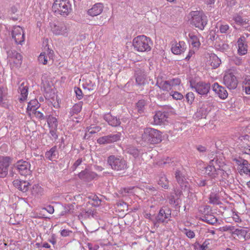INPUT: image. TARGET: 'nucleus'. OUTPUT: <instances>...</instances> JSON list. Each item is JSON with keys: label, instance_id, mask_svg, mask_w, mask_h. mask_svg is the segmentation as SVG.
I'll use <instances>...</instances> for the list:
<instances>
[{"label": "nucleus", "instance_id": "1", "mask_svg": "<svg viewBox=\"0 0 250 250\" xmlns=\"http://www.w3.org/2000/svg\"><path fill=\"white\" fill-rule=\"evenodd\" d=\"M139 143L142 145H155L162 141V133L151 127H146L140 132Z\"/></svg>", "mask_w": 250, "mask_h": 250}, {"label": "nucleus", "instance_id": "2", "mask_svg": "<svg viewBox=\"0 0 250 250\" xmlns=\"http://www.w3.org/2000/svg\"><path fill=\"white\" fill-rule=\"evenodd\" d=\"M107 163L112 170L116 171H124L128 167L127 161L121 156L110 155Z\"/></svg>", "mask_w": 250, "mask_h": 250}, {"label": "nucleus", "instance_id": "3", "mask_svg": "<svg viewBox=\"0 0 250 250\" xmlns=\"http://www.w3.org/2000/svg\"><path fill=\"white\" fill-rule=\"evenodd\" d=\"M151 44L150 38L145 35L138 36L134 38L132 41V45L135 50L138 52L150 51Z\"/></svg>", "mask_w": 250, "mask_h": 250}, {"label": "nucleus", "instance_id": "4", "mask_svg": "<svg viewBox=\"0 0 250 250\" xmlns=\"http://www.w3.org/2000/svg\"><path fill=\"white\" fill-rule=\"evenodd\" d=\"M190 16V22L200 30H203L208 23L207 17L203 12L195 11L189 13Z\"/></svg>", "mask_w": 250, "mask_h": 250}, {"label": "nucleus", "instance_id": "5", "mask_svg": "<svg viewBox=\"0 0 250 250\" xmlns=\"http://www.w3.org/2000/svg\"><path fill=\"white\" fill-rule=\"evenodd\" d=\"M52 7L56 14L63 17L68 16L72 10L71 4L68 0H56Z\"/></svg>", "mask_w": 250, "mask_h": 250}, {"label": "nucleus", "instance_id": "6", "mask_svg": "<svg viewBox=\"0 0 250 250\" xmlns=\"http://www.w3.org/2000/svg\"><path fill=\"white\" fill-rule=\"evenodd\" d=\"M218 159L214 158L211 160L208 166L204 167V174L212 179L216 178L220 172V166L218 165Z\"/></svg>", "mask_w": 250, "mask_h": 250}, {"label": "nucleus", "instance_id": "7", "mask_svg": "<svg viewBox=\"0 0 250 250\" xmlns=\"http://www.w3.org/2000/svg\"><path fill=\"white\" fill-rule=\"evenodd\" d=\"M171 217V210L168 207H164L161 208L158 214L153 220V224L155 226H158L160 223H167L170 220Z\"/></svg>", "mask_w": 250, "mask_h": 250}, {"label": "nucleus", "instance_id": "8", "mask_svg": "<svg viewBox=\"0 0 250 250\" xmlns=\"http://www.w3.org/2000/svg\"><path fill=\"white\" fill-rule=\"evenodd\" d=\"M14 167L21 176L26 177L31 174V165L28 161L20 160L14 164Z\"/></svg>", "mask_w": 250, "mask_h": 250}, {"label": "nucleus", "instance_id": "9", "mask_svg": "<svg viewBox=\"0 0 250 250\" xmlns=\"http://www.w3.org/2000/svg\"><path fill=\"white\" fill-rule=\"evenodd\" d=\"M190 85L192 89H194L195 91L199 94L202 95H207L209 91L210 84L209 83L200 81L197 83L190 81Z\"/></svg>", "mask_w": 250, "mask_h": 250}, {"label": "nucleus", "instance_id": "10", "mask_svg": "<svg viewBox=\"0 0 250 250\" xmlns=\"http://www.w3.org/2000/svg\"><path fill=\"white\" fill-rule=\"evenodd\" d=\"M51 30L56 35H65L67 32L65 24L63 22L50 23Z\"/></svg>", "mask_w": 250, "mask_h": 250}, {"label": "nucleus", "instance_id": "11", "mask_svg": "<svg viewBox=\"0 0 250 250\" xmlns=\"http://www.w3.org/2000/svg\"><path fill=\"white\" fill-rule=\"evenodd\" d=\"M186 175V171L183 168L177 169L175 172V177L182 188H186L188 185Z\"/></svg>", "mask_w": 250, "mask_h": 250}, {"label": "nucleus", "instance_id": "12", "mask_svg": "<svg viewBox=\"0 0 250 250\" xmlns=\"http://www.w3.org/2000/svg\"><path fill=\"white\" fill-rule=\"evenodd\" d=\"M12 37L16 44H22L24 42V34L23 29L19 26H16L13 27Z\"/></svg>", "mask_w": 250, "mask_h": 250}, {"label": "nucleus", "instance_id": "13", "mask_svg": "<svg viewBox=\"0 0 250 250\" xmlns=\"http://www.w3.org/2000/svg\"><path fill=\"white\" fill-rule=\"evenodd\" d=\"M121 133L118 132L116 134H111L107 136L100 137L97 140V143L100 145L113 143L120 140Z\"/></svg>", "mask_w": 250, "mask_h": 250}, {"label": "nucleus", "instance_id": "14", "mask_svg": "<svg viewBox=\"0 0 250 250\" xmlns=\"http://www.w3.org/2000/svg\"><path fill=\"white\" fill-rule=\"evenodd\" d=\"M224 84L230 89H234L237 86L238 81L236 77L232 73L225 75L223 79Z\"/></svg>", "mask_w": 250, "mask_h": 250}, {"label": "nucleus", "instance_id": "15", "mask_svg": "<svg viewBox=\"0 0 250 250\" xmlns=\"http://www.w3.org/2000/svg\"><path fill=\"white\" fill-rule=\"evenodd\" d=\"M169 113L166 111H158L153 116L154 124L156 125L165 124L167 122Z\"/></svg>", "mask_w": 250, "mask_h": 250}, {"label": "nucleus", "instance_id": "16", "mask_svg": "<svg viewBox=\"0 0 250 250\" xmlns=\"http://www.w3.org/2000/svg\"><path fill=\"white\" fill-rule=\"evenodd\" d=\"M13 186L18 189L22 192H26L28 191L30 184L29 182L25 180L20 179L15 180L13 182Z\"/></svg>", "mask_w": 250, "mask_h": 250}, {"label": "nucleus", "instance_id": "17", "mask_svg": "<svg viewBox=\"0 0 250 250\" xmlns=\"http://www.w3.org/2000/svg\"><path fill=\"white\" fill-rule=\"evenodd\" d=\"M187 48L185 42L180 41L178 43L175 42L173 43L171 50L172 52L176 55H179L184 52Z\"/></svg>", "mask_w": 250, "mask_h": 250}, {"label": "nucleus", "instance_id": "18", "mask_svg": "<svg viewBox=\"0 0 250 250\" xmlns=\"http://www.w3.org/2000/svg\"><path fill=\"white\" fill-rule=\"evenodd\" d=\"M104 119L108 123L109 125L116 127L120 125L121 122L119 118L116 116L112 115L110 113L104 114Z\"/></svg>", "mask_w": 250, "mask_h": 250}, {"label": "nucleus", "instance_id": "19", "mask_svg": "<svg viewBox=\"0 0 250 250\" xmlns=\"http://www.w3.org/2000/svg\"><path fill=\"white\" fill-rule=\"evenodd\" d=\"M213 90L222 99H225L228 96V93L225 88L220 86L217 83H214L212 86Z\"/></svg>", "mask_w": 250, "mask_h": 250}, {"label": "nucleus", "instance_id": "20", "mask_svg": "<svg viewBox=\"0 0 250 250\" xmlns=\"http://www.w3.org/2000/svg\"><path fill=\"white\" fill-rule=\"evenodd\" d=\"M97 176L96 173L85 169L78 174V177L82 180L85 181H90L94 179Z\"/></svg>", "mask_w": 250, "mask_h": 250}, {"label": "nucleus", "instance_id": "21", "mask_svg": "<svg viewBox=\"0 0 250 250\" xmlns=\"http://www.w3.org/2000/svg\"><path fill=\"white\" fill-rule=\"evenodd\" d=\"M103 5L101 3H97L89 9L87 13L89 15L94 17L100 15L103 10Z\"/></svg>", "mask_w": 250, "mask_h": 250}, {"label": "nucleus", "instance_id": "22", "mask_svg": "<svg viewBox=\"0 0 250 250\" xmlns=\"http://www.w3.org/2000/svg\"><path fill=\"white\" fill-rule=\"evenodd\" d=\"M8 57L11 59L14 63L18 66H20L22 63V56L20 53L15 51H11L8 52Z\"/></svg>", "mask_w": 250, "mask_h": 250}, {"label": "nucleus", "instance_id": "23", "mask_svg": "<svg viewBox=\"0 0 250 250\" xmlns=\"http://www.w3.org/2000/svg\"><path fill=\"white\" fill-rule=\"evenodd\" d=\"M156 85L158 86L161 89L165 91H170L172 89L170 87V84L169 81H163L162 78L160 79L159 77L157 78Z\"/></svg>", "mask_w": 250, "mask_h": 250}, {"label": "nucleus", "instance_id": "24", "mask_svg": "<svg viewBox=\"0 0 250 250\" xmlns=\"http://www.w3.org/2000/svg\"><path fill=\"white\" fill-rule=\"evenodd\" d=\"M28 87L26 83L22 82L20 85L19 90L21 93V97L19 98V101L23 102L26 100L28 95Z\"/></svg>", "mask_w": 250, "mask_h": 250}, {"label": "nucleus", "instance_id": "25", "mask_svg": "<svg viewBox=\"0 0 250 250\" xmlns=\"http://www.w3.org/2000/svg\"><path fill=\"white\" fill-rule=\"evenodd\" d=\"M245 38L240 37L237 42L238 53L240 55H245L247 53V45L245 44Z\"/></svg>", "mask_w": 250, "mask_h": 250}, {"label": "nucleus", "instance_id": "26", "mask_svg": "<svg viewBox=\"0 0 250 250\" xmlns=\"http://www.w3.org/2000/svg\"><path fill=\"white\" fill-rule=\"evenodd\" d=\"M209 110L206 105L203 104L201 107L198 108L197 112L193 115L195 119L205 118L208 115Z\"/></svg>", "mask_w": 250, "mask_h": 250}, {"label": "nucleus", "instance_id": "27", "mask_svg": "<svg viewBox=\"0 0 250 250\" xmlns=\"http://www.w3.org/2000/svg\"><path fill=\"white\" fill-rule=\"evenodd\" d=\"M211 240L210 239H206L202 244L198 242H196L194 245L195 250H209L210 248V244Z\"/></svg>", "mask_w": 250, "mask_h": 250}, {"label": "nucleus", "instance_id": "28", "mask_svg": "<svg viewBox=\"0 0 250 250\" xmlns=\"http://www.w3.org/2000/svg\"><path fill=\"white\" fill-rule=\"evenodd\" d=\"M58 152L57 146H54L50 149L45 152V157L50 161H54L57 158Z\"/></svg>", "mask_w": 250, "mask_h": 250}, {"label": "nucleus", "instance_id": "29", "mask_svg": "<svg viewBox=\"0 0 250 250\" xmlns=\"http://www.w3.org/2000/svg\"><path fill=\"white\" fill-rule=\"evenodd\" d=\"M136 82L139 85H144L146 82V74L144 71L138 70L136 71Z\"/></svg>", "mask_w": 250, "mask_h": 250}, {"label": "nucleus", "instance_id": "30", "mask_svg": "<svg viewBox=\"0 0 250 250\" xmlns=\"http://www.w3.org/2000/svg\"><path fill=\"white\" fill-rule=\"evenodd\" d=\"M31 193L35 197H39L43 194V189L39 185L35 184L31 189Z\"/></svg>", "mask_w": 250, "mask_h": 250}, {"label": "nucleus", "instance_id": "31", "mask_svg": "<svg viewBox=\"0 0 250 250\" xmlns=\"http://www.w3.org/2000/svg\"><path fill=\"white\" fill-rule=\"evenodd\" d=\"M201 220L208 224L214 225L217 221V219L212 214H207L202 216Z\"/></svg>", "mask_w": 250, "mask_h": 250}, {"label": "nucleus", "instance_id": "32", "mask_svg": "<svg viewBox=\"0 0 250 250\" xmlns=\"http://www.w3.org/2000/svg\"><path fill=\"white\" fill-rule=\"evenodd\" d=\"M233 20H234L236 23L237 24L240 25L246 28L249 26L248 21L246 19H243L240 16L237 15L233 17Z\"/></svg>", "mask_w": 250, "mask_h": 250}, {"label": "nucleus", "instance_id": "33", "mask_svg": "<svg viewBox=\"0 0 250 250\" xmlns=\"http://www.w3.org/2000/svg\"><path fill=\"white\" fill-rule=\"evenodd\" d=\"M158 184L165 189L168 188V181L165 174L161 173L160 175Z\"/></svg>", "mask_w": 250, "mask_h": 250}, {"label": "nucleus", "instance_id": "34", "mask_svg": "<svg viewBox=\"0 0 250 250\" xmlns=\"http://www.w3.org/2000/svg\"><path fill=\"white\" fill-rule=\"evenodd\" d=\"M210 65L213 68L218 67L221 61L219 58L214 54H211L210 56Z\"/></svg>", "mask_w": 250, "mask_h": 250}, {"label": "nucleus", "instance_id": "35", "mask_svg": "<svg viewBox=\"0 0 250 250\" xmlns=\"http://www.w3.org/2000/svg\"><path fill=\"white\" fill-rule=\"evenodd\" d=\"M46 120L49 128H57L58 121L55 117L49 115L46 118Z\"/></svg>", "mask_w": 250, "mask_h": 250}, {"label": "nucleus", "instance_id": "36", "mask_svg": "<svg viewBox=\"0 0 250 250\" xmlns=\"http://www.w3.org/2000/svg\"><path fill=\"white\" fill-rule=\"evenodd\" d=\"M11 161L10 157L8 156H0V166L8 169Z\"/></svg>", "mask_w": 250, "mask_h": 250}, {"label": "nucleus", "instance_id": "37", "mask_svg": "<svg viewBox=\"0 0 250 250\" xmlns=\"http://www.w3.org/2000/svg\"><path fill=\"white\" fill-rule=\"evenodd\" d=\"M146 105V102L144 100H139L136 104V108L138 112L140 114H142L145 110V106Z\"/></svg>", "mask_w": 250, "mask_h": 250}, {"label": "nucleus", "instance_id": "38", "mask_svg": "<svg viewBox=\"0 0 250 250\" xmlns=\"http://www.w3.org/2000/svg\"><path fill=\"white\" fill-rule=\"evenodd\" d=\"M188 36L190 39V42L191 45L195 47H198L200 46L201 43L198 37L191 34H189Z\"/></svg>", "mask_w": 250, "mask_h": 250}, {"label": "nucleus", "instance_id": "39", "mask_svg": "<svg viewBox=\"0 0 250 250\" xmlns=\"http://www.w3.org/2000/svg\"><path fill=\"white\" fill-rule=\"evenodd\" d=\"M250 164L247 161H243V164L240 170L239 171V173L241 175L243 173L248 174V172H250Z\"/></svg>", "mask_w": 250, "mask_h": 250}, {"label": "nucleus", "instance_id": "40", "mask_svg": "<svg viewBox=\"0 0 250 250\" xmlns=\"http://www.w3.org/2000/svg\"><path fill=\"white\" fill-rule=\"evenodd\" d=\"M39 103L37 100H31L30 101L27 105V111H34L38 108Z\"/></svg>", "mask_w": 250, "mask_h": 250}, {"label": "nucleus", "instance_id": "41", "mask_svg": "<svg viewBox=\"0 0 250 250\" xmlns=\"http://www.w3.org/2000/svg\"><path fill=\"white\" fill-rule=\"evenodd\" d=\"M169 82L170 84V87L172 89L171 93L173 92V90H176V87L180 85L181 83V80L178 78H173L172 79L169 80Z\"/></svg>", "mask_w": 250, "mask_h": 250}, {"label": "nucleus", "instance_id": "42", "mask_svg": "<svg viewBox=\"0 0 250 250\" xmlns=\"http://www.w3.org/2000/svg\"><path fill=\"white\" fill-rule=\"evenodd\" d=\"M209 202L213 205L219 204L220 202L219 195L214 193H211L209 197Z\"/></svg>", "mask_w": 250, "mask_h": 250}, {"label": "nucleus", "instance_id": "43", "mask_svg": "<svg viewBox=\"0 0 250 250\" xmlns=\"http://www.w3.org/2000/svg\"><path fill=\"white\" fill-rule=\"evenodd\" d=\"M82 105H83L82 102H80L75 104L71 109V113L72 114H78L80 112V111L82 110Z\"/></svg>", "mask_w": 250, "mask_h": 250}, {"label": "nucleus", "instance_id": "44", "mask_svg": "<svg viewBox=\"0 0 250 250\" xmlns=\"http://www.w3.org/2000/svg\"><path fill=\"white\" fill-rule=\"evenodd\" d=\"M83 87L85 89H87L88 91H93L96 85L95 83H92L90 80L86 81L85 83L83 84Z\"/></svg>", "mask_w": 250, "mask_h": 250}, {"label": "nucleus", "instance_id": "45", "mask_svg": "<svg viewBox=\"0 0 250 250\" xmlns=\"http://www.w3.org/2000/svg\"><path fill=\"white\" fill-rule=\"evenodd\" d=\"M102 200L97 196H93L92 200L89 201L88 203L94 207H99L101 204Z\"/></svg>", "mask_w": 250, "mask_h": 250}, {"label": "nucleus", "instance_id": "46", "mask_svg": "<svg viewBox=\"0 0 250 250\" xmlns=\"http://www.w3.org/2000/svg\"><path fill=\"white\" fill-rule=\"evenodd\" d=\"M243 87L245 89L246 93L250 94V76H247L245 78Z\"/></svg>", "mask_w": 250, "mask_h": 250}, {"label": "nucleus", "instance_id": "47", "mask_svg": "<svg viewBox=\"0 0 250 250\" xmlns=\"http://www.w3.org/2000/svg\"><path fill=\"white\" fill-rule=\"evenodd\" d=\"M38 61L40 63L46 64L47 62V56L46 54L42 53L38 57Z\"/></svg>", "mask_w": 250, "mask_h": 250}, {"label": "nucleus", "instance_id": "48", "mask_svg": "<svg viewBox=\"0 0 250 250\" xmlns=\"http://www.w3.org/2000/svg\"><path fill=\"white\" fill-rule=\"evenodd\" d=\"M231 62L237 65H242L243 64V61L241 57L234 56L231 59Z\"/></svg>", "mask_w": 250, "mask_h": 250}, {"label": "nucleus", "instance_id": "49", "mask_svg": "<svg viewBox=\"0 0 250 250\" xmlns=\"http://www.w3.org/2000/svg\"><path fill=\"white\" fill-rule=\"evenodd\" d=\"M182 231L189 238L191 239L195 237L194 232L190 229L185 228Z\"/></svg>", "mask_w": 250, "mask_h": 250}, {"label": "nucleus", "instance_id": "50", "mask_svg": "<svg viewBox=\"0 0 250 250\" xmlns=\"http://www.w3.org/2000/svg\"><path fill=\"white\" fill-rule=\"evenodd\" d=\"M170 95H171L173 99L176 100H181L183 98V95L176 91H174V90H173V92L171 93V92H170Z\"/></svg>", "mask_w": 250, "mask_h": 250}, {"label": "nucleus", "instance_id": "51", "mask_svg": "<svg viewBox=\"0 0 250 250\" xmlns=\"http://www.w3.org/2000/svg\"><path fill=\"white\" fill-rule=\"evenodd\" d=\"M74 91L77 98L78 100H81L83 97V93L82 90L79 87H75Z\"/></svg>", "mask_w": 250, "mask_h": 250}, {"label": "nucleus", "instance_id": "52", "mask_svg": "<svg viewBox=\"0 0 250 250\" xmlns=\"http://www.w3.org/2000/svg\"><path fill=\"white\" fill-rule=\"evenodd\" d=\"M186 97L188 103L192 104L195 98L194 94L192 92H188L186 94Z\"/></svg>", "mask_w": 250, "mask_h": 250}, {"label": "nucleus", "instance_id": "53", "mask_svg": "<svg viewBox=\"0 0 250 250\" xmlns=\"http://www.w3.org/2000/svg\"><path fill=\"white\" fill-rule=\"evenodd\" d=\"M8 169L0 166V177H5L8 174Z\"/></svg>", "mask_w": 250, "mask_h": 250}, {"label": "nucleus", "instance_id": "54", "mask_svg": "<svg viewBox=\"0 0 250 250\" xmlns=\"http://www.w3.org/2000/svg\"><path fill=\"white\" fill-rule=\"evenodd\" d=\"M34 111H35L34 114H35V116L39 119H40L41 120L46 119L47 117L44 116L43 113H42L41 112H40L39 111H36V110H35Z\"/></svg>", "mask_w": 250, "mask_h": 250}, {"label": "nucleus", "instance_id": "55", "mask_svg": "<svg viewBox=\"0 0 250 250\" xmlns=\"http://www.w3.org/2000/svg\"><path fill=\"white\" fill-rule=\"evenodd\" d=\"M229 29V26L228 24H221L219 26V30L221 33H226Z\"/></svg>", "mask_w": 250, "mask_h": 250}, {"label": "nucleus", "instance_id": "56", "mask_svg": "<svg viewBox=\"0 0 250 250\" xmlns=\"http://www.w3.org/2000/svg\"><path fill=\"white\" fill-rule=\"evenodd\" d=\"M221 175L222 179L223 180H228V178L229 177L228 173L225 171L224 170L220 169V172H219V175Z\"/></svg>", "mask_w": 250, "mask_h": 250}, {"label": "nucleus", "instance_id": "57", "mask_svg": "<svg viewBox=\"0 0 250 250\" xmlns=\"http://www.w3.org/2000/svg\"><path fill=\"white\" fill-rule=\"evenodd\" d=\"M196 183L199 187H204L206 186V180L202 179H198L196 180Z\"/></svg>", "mask_w": 250, "mask_h": 250}, {"label": "nucleus", "instance_id": "58", "mask_svg": "<svg viewBox=\"0 0 250 250\" xmlns=\"http://www.w3.org/2000/svg\"><path fill=\"white\" fill-rule=\"evenodd\" d=\"M57 129V128H50L49 133L53 139H56L58 138V135L56 134Z\"/></svg>", "mask_w": 250, "mask_h": 250}, {"label": "nucleus", "instance_id": "59", "mask_svg": "<svg viewBox=\"0 0 250 250\" xmlns=\"http://www.w3.org/2000/svg\"><path fill=\"white\" fill-rule=\"evenodd\" d=\"M83 162V159L82 158H79L75 163L74 164H73L72 168H73V170H75L77 167L79 166L82 162Z\"/></svg>", "mask_w": 250, "mask_h": 250}, {"label": "nucleus", "instance_id": "60", "mask_svg": "<svg viewBox=\"0 0 250 250\" xmlns=\"http://www.w3.org/2000/svg\"><path fill=\"white\" fill-rule=\"evenodd\" d=\"M72 232L71 230H67V229H63L61 231V235L64 237L67 236L69 235V234Z\"/></svg>", "mask_w": 250, "mask_h": 250}, {"label": "nucleus", "instance_id": "61", "mask_svg": "<svg viewBox=\"0 0 250 250\" xmlns=\"http://www.w3.org/2000/svg\"><path fill=\"white\" fill-rule=\"evenodd\" d=\"M234 161L236 162V163L240 167H242L243 161H247L246 160L243 159H234Z\"/></svg>", "mask_w": 250, "mask_h": 250}, {"label": "nucleus", "instance_id": "62", "mask_svg": "<svg viewBox=\"0 0 250 250\" xmlns=\"http://www.w3.org/2000/svg\"><path fill=\"white\" fill-rule=\"evenodd\" d=\"M44 209L50 214H52L54 211L53 207L50 205L48 206L46 208H44Z\"/></svg>", "mask_w": 250, "mask_h": 250}, {"label": "nucleus", "instance_id": "63", "mask_svg": "<svg viewBox=\"0 0 250 250\" xmlns=\"http://www.w3.org/2000/svg\"><path fill=\"white\" fill-rule=\"evenodd\" d=\"M228 48H229V45L227 44L223 43L221 44V47L218 48V49H219L221 51H224V50L228 49Z\"/></svg>", "mask_w": 250, "mask_h": 250}, {"label": "nucleus", "instance_id": "64", "mask_svg": "<svg viewBox=\"0 0 250 250\" xmlns=\"http://www.w3.org/2000/svg\"><path fill=\"white\" fill-rule=\"evenodd\" d=\"M88 247L89 250H97L99 248L97 245H93L91 244H88Z\"/></svg>", "mask_w": 250, "mask_h": 250}]
</instances>
